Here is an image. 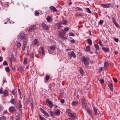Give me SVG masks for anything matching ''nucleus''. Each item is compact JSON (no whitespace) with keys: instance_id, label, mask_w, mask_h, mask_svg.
Masks as SVG:
<instances>
[{"instance_id":"obj_1","label":"nucleus","mask_w":120,"mask_h":120,"mask_svg":"<svg viewBox=\"0 0 120 120\" xmlns=\"http://www.w3.org/2000/svg\"><path fill=\"white\" fill-rule=\"evenodd\" d=\"M66 112L67 113V115L70 117L68 118L69 120H74L77 118L76 114L74 112L72 113L70 109H67Z\"/></svg>"},{"instance_id":"obj_2","label":"nucleus","mask_w":120,"mask_h":120,"mask_svg":"<svg viewBox=\"0 0 120 120\" xmlns=\"http://www.w3.org/2000/svg\"><path fill=\"white\" fill-rule=\"evenodd\" d=\"M82 61L84 62L85 66L86 67H88V66L89 63L88 61L89 60V57L86 58L85 56H83L82 57Z\"/></svg>"},{"instance_id":"obj_3","label":"nucleus","mask_w":120,"mask_h":120,"mask_svg":"<svg viewBox=\"0 0 120 120\" xmlns=\"http://www.w3.org/2000/svg\"><path fill=\"white\" fill-rule=\"evenodd\" d=\"M64 30L63 29H62V30L59 31L58 34V36L60 38L62 39L66 40L68 38L67 37H65L64 36L66 34L65 33H64V34L63 35V32H64Z\"/></svg>"},{"instance_id":"obj_4","label":"nucleus","mask_w":120,"mask_h":120,"mask_svg":"<svg viewBox=\"0 0 120 120\" xmlns=\"http://www.w3.org/2000/svg\"><path fill=\"white\" fill-rule=\"evenodd\" d=\"M18 37L23 40L27 39L26 35L22 33H20L18 35Z\"/></svg>"},{"instance_id":"obj_5","label":"nucleus","mask_w":120,"mask_h":120,"mask_svg":"<svg viewBox=\"0 0 120 120\" xmlns=\"http://www.w3.org/2000/svg\"><path fill=\"white\" fill-rule=\"evenodd\" d=\"M46 102L48 104V105H47L50 108H52V107L54 105L51 101L48 99H46Z\"/></svg>"},{"instance_id":"obj_6","label":"nucleus","mask_w":120,"mask_h":120,"mask_svg":"<svg viewBox=\"0 0 120 120\" xmlns=\"http://www.w3.org/2000/svg\"><path fill=\"white\" fill-rule=\"evenodd\" d=\"M36 26L35 25H32L30 27L29 29L28 30L29 32H32L33 30H36Z\"/></svg>"},{"instance_id":"obj_7","label":"nucleus","mask_w":120,"mask_h":120,"mask_svg":"<svg viewBox=\"0 0 120 120\" xmlns=\"http://www.w3.org/2000/svg\"><path fill=\"white\" fill-rule=\"evenodd\" d=\"M68 56L70 57V58L73 57L74 58H75L76 56L75 53L73 51H72L71 52H69L68 54Z\"/></svg>"},{"instance_id":"obj_8","label":"nucleus","mask_w":120,"mask_h":120,"mask_svg":"<svg viewBox=\"0 0 120 120\" xmlns=\"http://www.w3.org/2000/svg\"><path fill=\"white\" fill-rule=\"evenodd\" d=\"M41 26L42 28L44 30H48L49 28L48 25L44 23H43L41 24Z\"/></svg>"},{"instance_id":"obj_9","label":"nucleus","mask_w":120,"mask_h":120,"mask_svg":"<svg viewBox=\"0 0 120 120\" xmlns=\"http://www.w3.org/2000/svg\"><path fill=\"white\" fill-rule=\"evenodd\" d=\"M101 6L104 8H107L110 7L111 5V3H108L106 4H101Z\"/></svg>"},{"instance_id":"obj_10","label":"nucleus","mask_w":120,"mask_h":120,"mask_svg":"<svg viewBox=\"0 0 120 120\" xmlns=\"http://www.w3.org/2000/svg\"><path fill=\"white\" fill-rule=\"evenodd\" d=\"M39 43V42L38 40L37 39H35L33 41V45H34L38 46Z\"/></svg>"},{"instance_id":"obj_11","label":"nucleus","mask_w":120,"mask_h":120,"mask_svg":"<svg viewBox=\"0 0 120 120\" xmlns=\"http://www.w3.org/2000/svg\"><path fill=\"white\" fill-rule=\"evenodd\" d=\"M9 111L12 113L16 111L15 108L13 106L11 107L9 109Z\"/></svg>"},{"instance_id":"obj_12","label":"nucleus","mask_w":120,"mask_h":120,"mask_svg":"<svg viewBox=\"0 0 120 120\" xmlns=\"http://www.w3.org/2000/svg\"><path fill=\"white\" fill-rule=\"evenodd\" d=\"M40 109L41 112L43 113L45 115L48 117L49 116V115L48 113L44 111L43 109Z\"/></svg>"},{"instance_id":"obj_13","label":"nucleus","mask_w":120,"mask_h":120,"mask_svg":"<svg viewBox=\"0 0 120 120\" xmlns=\"http://www.w3.org/2000/svg\"><path fill=\"white\" fill-rule=\"evenodd\" d=\"M108 86L109 87L111 91L113 90V86L112 83L110 82H109L108 83Z\"/></svg>"},{"instance_id":"obj_14","label":"nucleus","mask_w":120,"mask_h":120,"mask_svg":"<svg viewBox=\"0 0 120 120\" xmlns=\"http://www.w3.org/2000/svg\"><path fill=\"white\" fill-rule=\"evenodd\" d=\"M60 114V112L59 109H57L56 111H55L54 112V116H59Z\"/></svg>"},{"instance_id":"obj_15","label":"nucleus","mask_w":120,"mask_h":120,"mask_svg":"<svg viewBox=\"0 0 120 120\" xmlns=\"http://www.w3.org/2000/svg\"><path fill=\"white\" fill-rule=\"evenodd\" d=\"M102 49L105 52H108L109 51V49L108 47H105L103 46L102 47Z\"/></svg>"},{"instance_id":"obj_16","label":"nucleus","mask_w":120,"mask_h":120,"mask_svg":"<svg viewBox=\"0 0 120 120\" xmlns=\"http://www.w3.org/2000/svg\"><path fill=\"white\" fill-rule=\"evenodd\" d=\"M79 104V102L78 101H73L72 103V105L74 106H76Z\"/></svg>"},{"instance_id":"obj_17","label":"nucleus","mask_w":120,"mask_h":120,"mask_svg":"<svg viewBox=\"0 0 120 120\" xmlns=\"http://www.w3.org/2000/svg\"><path fill=\"white\" fill-rule=\"evenodd\" d=\"M50 10L53 11V12H57V10L54 7L51 6L50 7Z\"/></svg>"},{"instance_id":"obj_18","label":"nucleus","mask_w":120,"mask_h":120,"mask_svg":"<svg viewBox=\"0 0 120 120\" xmlns=\"http://www.w3.org/2000/svg\"><path fill=\"white\" fill-rule=\"evenodd\" d=\"M93 108L94 112V114L95 115H97L98 114V109L96 108L95 107H94V106L93 107Z\"/></svg>"},{"instance_id":"obj_19","label":"nucleus","mask_w":120,"mask_h":120,"mask_svg":"<svg viewBox=\"0 0 120 120\" xmlns=\"http://www.w3.org/2000/svg\"><path fill=\"white\" fill-rule=\"evenodd\" d=\"M49 113L51 116L53 118H55L54 113L52 111L50 110L49 112Z\"/></svg>"},{"instance_id":"obj_20","label":"nucleus","mask_w":120,"mask_h":120,"mask_svg":"<svg viewBox=\"0 0 120 120\" xmlns=\"http://www.w3.org/2000/svg\"><path fill=\"white\" fill-rule=\"evenodd\" d=\"M16 45L17 46V47L18 48H19L21 45V44L18 41H17L16 43Z\"/></svg>"},{"instance_id":"obj_21","label":"nucleus","mask_w":120,"mask_h":120,"mask_svg":"<svg viewBox=\"0 0 120 120\" xmlns=\"http://www.w3.org/2000/svg\"><path fill=\"white\" fill-rule=\"evenodd\" d=\"M28 43L27 39L24 40L23 41V45L26 46Z\"/></svg>"},{"instance_id":"obj_22","label":"nucleus","mask_w":120,"mask_h":120,"mask_svg":"<svg viewBox=\"0 0 120 120\" xmlns=\"http://www.w3.org/2000/svg\"><path fill=\"white\" fill-rule=\"evenodd\" d=\"M3 93H4V94L5 96H7L8 95L9 93L7 90H6L3 92Z\"/></svg>"},{"instance_id":"obj_23","label":"nucleus","mask_w":120,"mask_h":120,"mask_svg":"<svg viewBox=\"0 0 120 120\" xmlns=\"http://www.w3.org/2000/svg\"><path fill=\"white\" fill-rule=\"evenodd\" d=\"M49 76L48 75H47L45 76V80L46 81H47L49 80Z\"/></svg>"},{"instance_id":"obj_24","label":"nucleus","mask_w":120,"mask_h":120,"mask_svg":"<svg viewBox=\"0 0 120 120\" xmlns=\"http://www.w3.org/2000/svg\"><path fill=\"white\" fill-rule=\"evenodd\" d=\"M87 41L88 43L90 45H92V42L91 40L90 39H87Z\"/></svg>"},{"instance_id":"obj_25","label":"nucleus","mask_w":120,"mask_h":120,"mask_svg":"<svg viewBox=\"0 0 120 120\" xmlns=\"http://www.w3.org/2000/svg\"><path fill=\"white\" fill-rule=\"evenodd\" d=\"M108 62L107 61H105V62L104 63V67H105V70H106V68H107L108 66Z\"/></svg>"},{"instance_id":"obj_26","label":"nucleus","mask_w":120,"mask_h":120,"mask_svg":"<svg viewBox=\"0 0 120 120\" xmlns=\"http://www.w3.org/2000/svg\"><path fill=\"white\" fill-rule=\"evenodd\" d=\"M79 70L81 74H82V75L84 74V72L81 67L79 69Z\"/></svg>"},{"instance_id":"obj_27","label":"nucleus","mask_w":120,"mask_h":120,"mask_svg":"<svg viewBox=\"0 0 120 120\" xmlns=\"http://www.w3.org/2000/svg\"><path fill=\"white\" fill-rule=\"evenodd\" d=\"M10 57L12 59V60L14 61H15L16 60L15 58L14 57L13 55H11V56Z\"/></svg>"},{"instance_id":"obj_28","label":"nucleus","mask_w":120,"mask_h":120,"mask_svg":"<svg viewBox=\"0 0 120 120\" xmlns=\"http://www.w3.org/2000/svg\"><path fill=\"white\" fill-rule=\"evenodd\" d=\"M90 46L88 45L86 47V51L88 52H89L90 51Z\"/></svg>"},{"instance_id":"obj_29","label":"nucleus","mask_w":120,"mask_h":120,"mask_svg":"<svg viewBox=\"0 0 120 120\" xmlns=\"http://www.w3.org/2000/svg\"><path fill=\"white\" fill-rule=\"evenodd\" d=\"M5 70L7 72H9L10 71L9 68L8 67H6L5 68Z\"/></svg>"},{"instance_id":"obj_30","label":"nucleus","mask_w":120,"mask_h":120,"mask_svg":"<svg viewBox=\"0 0 120 120\" xmlns=\"http://www.w3.org/2000/svg\"><path fill=\"white\" fill-rule=\"evenodd\" d=\"M49 22V21H51V20L52 19L49 16H48L46 19Z\"/></svg>"},{"instance_id":"obj_31","label":"nucleus","mask_w":120,"mask_h":120,"mask_svg":"<svg viewBox=\"0 0 120 120\" xmlns=\"http://www.w3.org/2000/svg\"><path fill=\"white\" fill-rule=\"evenodd\" d=\"M6 118L4 116H2L0 117V120H6Z\"/></svg>"},{"instance_id":"obj_32","label":"nucleus","mask_w":120,"mask_h":120,"mask_svg":"<svg viewBox=\"0 0 120 120\" xmlns=\"http://www.w3.org/2000/svg\"><path fill=\"white\" fill-rule=\"evenodd\" d=\"M15 100L14 99H11L10 102L12 104H14L15 103Z\"/></svg>"},{"instance_id":"obj_33","label":"nucleus","mask_w":120,"mask_h":120,"mask_svg":"<svg viewBox=\"0 0 120 120\" xmlns=\"http://www.w3.org/2000/svg\"><path fill=\"white\" fill-rule=\"evenodd\" d=\"M62 23L63 24L65 25L68 22V21L67 20H66L64 19H63L62 20Z\"/></svg>"},{"instance_id":"obj_34","label":"nucleus","mask_w":120,"mask_h":120,"mask_svg":"<svg viewBox=\"0 0 120 120\" xmlns=\"http://www.w3.org/2000/svg\"><path fill=\"white\" fill-rule=\"evenodd\" d=\"M19 71L21 72H22L23 71V69L22 67H21L18 69Z\"/></svg>"},{"instance_id":"obj_35","label":"nucleus","mask_w":120,"mask_h":120,"mask_svg":"<svg viewBox=\"0 0 120 120\" xmlns=\"http://www.w3.org/2000/svg\"><path fill=\"white\" fill-rule=\"evenodd\" d=\"M75 15L76 16H81L83 15L82 14H80L79 13H77L75 14Z\"/></svg>"},{"instance_id":"obj_36","label":"nucleus","mask_w":120,"mask_h":120,"mask_svg":"<svg viewBox=\"0 0 120 120\" xmlns=\"http://www.w3.org/2000/svg\"><path fill=\"white\" fill-rule=\"evenodd\" d=\"M56 25L58 27V29H60V28L61 25L58 22L56 24Z\"/></svg>"},{"instance_id":"obj_37","label":"nucleus","mask_w":120,"mask_h":120,"mask_svg":"<svg viewBox=\"0 0 120 120\" xmlns=\"http://www.w3.org/2000/svg\"><path fill=\"white\" fill-rule=\"evenodd\" d=\"M86 10L89 13H91V11L90 10V9L88 8H86Z\"/></svg>"},{"instance_id":"obj_38","label":"nucleus","mask_w":120,"mask_h":120,"mask_svg":"<svg viewBox=\"0 0 120 120\" xmlns=\"http://www.w3.org/2000/svg\"><path fill=\"white\" fill-rule=\"evenodd\" d=\"M95 46L96 48V49L99 50V48L98 45L97 44L95 45Z\"/></svg>"},{"instance_id":"obj_39","label":"nucleus","mask_w":120,"mask_h":120,"mask_svg":"<svg viewBox=\"0 0 120 120\" xmlns=\"http://www.w3.org/2000/svg\"><path fill=\"white\" fill-rule=\"evenodd\" d=\"M69 35L70 36H75V34L72 32H70L69 34Z\"/></svg>"},{"instance_id":"obj_40","label":"nucleus","mask_w":120,"mask_h":120,"mask_svg":"<svg viewBox=\"0 0 120 120\" xmlns=\"http://www.w3.org/2000/svg\"><path fill=\"white\" fill-rule=\"evenodd\" d=\"M50 49H51L52 50H53V51L55 50V47L54 46H51L50 47Z\"/></svg>"},{"instance_id":"obj_41","label":"nucleus","mask_w":120,"mask_h":120,"mask_svg":"<svg viewBox=\"0 0 120 120\" xmlns=\"http://www.w3.org/2000/svg\"><path fill=\"white\" fill-rule=\"evenodd\" d=\"M87 112L88 113L89 115L90 116H92V114L91 113V112L90 109H88L87 110Z\"/></svg>"},{"instance_id":"obj_42","label":"nucleus","mask_w":120,"mask_h":120,"mask_svg":"<svg viewBox=\"0 0 120 120\" xmlns=\"http://www.w3.org/2000/svg\"><path fill=\"white\" fill-rule=\"evenodd\" d=\"M27 62V60L25 58L24 59L23 63L24 64L26 65Z\"/></svg>"},{"instance_id":"obj_43","label":"nucleus","mask_w":120,"mask_h":120,"mask_svg":"<svg viewBox=\"0 0 120 120\" xmlns=\"http://www.w3.org/2000/svg\"><path fill=\"white\" fill-rule=\"evenodd\" d=\"M19 104L18 105V108L19 109L21 108L22 107V105L21 104V103L20 101L19 102Z\"/></svg>"},{"instance_id":"obj_44","label":"nucleus","mask_w":120,"mask_h":120,"mask_svg":"<svg viewBox=\"0 0 120 120\" xmlns=\"http://www.w3.org/2000/svg\"><path fill=\"white\" fill-rule=\"evenodd\" d=\"M115 25L118 28H120V25H119L118 24L117 22H116V23H114Z\"/></svg>"},{"instance_id":"obj_45","label":"nucleus","mask_w":120,"mask_h":120,"mask_svg":"<svg viewBox=\"0 0 120 120\" xmlns=\"http://www.w3.org/2000/svg\"><path fill=\"white\" fill-rule=\"evenodd\" d=\"M76 9L77 10H79V11H82V8L79 7H77L76 8Z\"/></svg>"},{"instance_id":"obj_46","label":"nucleus","mask_w":120,"mask_h":120,"mask_svg":"<svg viewBox=\"0 0 120 120\" xmlns=\"http://www.w3.org/2000/svg\"><path fill=\"white\" fill-rule=\"evenodd\" d=\"M39 118L41 120H46V119L44 118L41 117V116L40 115L39 116Z\"/></svg>"},{"instance_id":"obj_47","label":"nucleus","mask_w":120,"mask_h":120,"mask_svg":"<svg viewBox=\"0 0 120 120\" xmlns=\"http://www.w3.org/2000/svg\"><path fill=\"white\" fill-rule=\"evenodd\" d=\"M103 23V21L102 20H100L98 24L99 25L102 24Z\"/></svg>"},{"instance_id":"obj_48","label":"nucleus","mask_w":120,"mask_h":120,"mask_svg":"<svg viewBox=\"0 0 120 120\" xmlns=\"http://www.w3.org/2000/svg\"><path fill=\"white\" fill-rule=\"evenodd\" d=\"M69 30V27H67L64 28V30L66 31H68Z\"/></svg>"},{"instance_id":"obj_49","label":"nucleus","mask_w":120,"mask_h":120,"mask_svg":"<svg viewBox=\"0 0 120 120\" xmlns=\"http://www.w3.org/2000/svg\"><path fill=\"white\" fill-rule=\"evenodd\" d=\"M39 14V13L38 12V11H36L35 13V16H37Z\"/></svg>"},{"instance_id":"obj_50","label":"nucleus","mask_w":120,"mask_h":120,"mask_svg":"<svg viewBox=\"0 0 120 120\" xmlns=\"http://www.w3.org/2000/svg\"><path fill=\"white\" fill-rule=\"evenodd\" d=\"M82 103L85 102L86 101V99L84 98H83L82 99Z\"/></svg>"},{"instance_id":"obj_51","label":"nucleus","mask_w":120,"mask_h":120,"mask_svg":"<svg viewBox=\"0 0 120 120\" xmlns=\"http://www.w3.org/2000/svg\"><path fill=\"white\" fill-rule=\"evenodd\" d=\"M100 82L101 84H102L104 82V81L103 79H101L100 80Z\"/></svg>"},{"instance_id":"obj_52","label":"nucleus","mask_w":120,"mask_h":120,"mask_svg":"<svg viewBox=\"0 0 120 120\" xmlns=\"http://www.w3.org/2000/svg\"><path fill=\"white\" fill-rule=\"evenodd\" d=\"M3 64L4 65H8V64L7 62L6 61H4L3 63Z\"/></svg>"},{"instance_id":"obj_53","label":"nucleus","mask_w":120,"mask_h":120,"mask_svg":"<svg viewBox=\"0 0 120 120\" xmlns=\"http://www.w3.org/2000/svg\"><path fill=\"white\" fill-rule=\"evenodd\" d=\"M112 20L114 24L116 22V21L115 19L113 17L112 18Z\"/></svg>"},{"instance_id":"obj_54","label":"nucleus","mask_w":120,"mask_h":120,"mask_svg":"<svg viewBox=\"0 0 120 120\" xmlns=\"http://www.w3.org/2000/svg\"><path fill=\"white\" fill-rule=\"evenodd\" d=\"M3 93V88H0V94H2Z\"/></svg>"},{"instance_id":"obj_55","label":"nucleus","mask_w":120,"mask_h":120,"mask_svg":"<svg viewBox=\"0 0 120 120\" xmlns=\"http://www.w3.org/2000/svg\"><path fill=\"white\" fill-rule=\"evenodd\" d=\"M99 44L100 45L102 46H103V45L102 44V42L101 41V40H100V39H99Z\"/></svg>"},{"instance_id":"obj_56","label":"nucleus","mask_w":120,"mask_h":120,"mask_svg":"<svg viewBox=\"0 0 120 120\" xmlns=\"http://www.w3.org/2000/svg\"><path fill=\"white\" fill-rule=\"evenodd\" d=\"M30 100L29 98H28L27 100L26 103L27 104L29 103L30 101Z\"/></svg>"},{"instance_id":"obj_57","label":"nucleus","mask_w":120,"mask_h":120,"mask_svg":"<svg viewBox=\"0 0 120 120\" xmlns=\"http://www.w3.org/2000/svg\"><path fill=\"white\" fill-rule=\"evenodd\" d=\"M12 94L14 95H15V90H12Z\"/></svg>"},{"instance_id":"obj_58","label":"nucleus","mask_w":120,"mask_h":120,"mask_svg":"<svg viewBox=\"0 0 120 120\" xmlns=\"http://www.w3.org/2000/svg\"><path fill=\"white\" fill-rule=\"evenodd\" d=\"M26 47V46L23 45V47L22 48V50L23 51L25 50Z\"/></svg>"},{"instance_id":"obj_59","label":"nucleus","mask_w":120,"mask_h":120,"mask_svg":"<svg viewBox=\"0 0 120 120\" xmlns=\"http://www.w3.org/2000/svg\"><path fill=\"white\" fill-rule=\"evenodd\" d=\"M113 79L114 81V82H117V80L116 78H113Z\"/></svg>"},{"instance_id":"obj_60","label":"nucleus","mask_w":120,"mask_h":120,"mask_svg":"<svg viewBox=\"0 0 120 120\" xmlns=\"http://www.w3.org/2000/svg\"><path fill=\"white\" fill-rule=\"evenodd\" d=\"M82 104L83 105L84 107H86V105H87V104L86 102H85V103H82Z\"/></svg>"},{"instance_id":"obj_61","label":"nucleus","mask_w":120,"mask_h":120,"mask_svg":"<svg viewBox=\"0 0 120 120\" xmlns=\"http://www.w3.org/2000/svg\"><path fill=\"white\" fill-rule=\"evenodd\" d=\"M71 42L72 43H74L75 42V41L74 39H73L70 40Z\"/></svg>"},{"instance_id":"obj_62","label":"nucleus","mask_w":120,"mask_h":120,"mask_svg":"<svg viewBox=\"0 0 120 120\" xmlns=\"http://www.w3.org/2000/svg\"><path fill=\"white\" fill-rule=\"evenodd\" d=\"M40 48L42 51H44V48L43 47H42V46L41 47H40Z\"/></svg>"},{"instance_id":"obj_63","label":"nucleus","mask_w":120,"mask_h":120,"mask_svg":"<svg viewBox=\"0 0 120 120\" xmlns=\"http://www.w3.org/2000/svg\"><path fill=\"white\" fill-rule=\"evenodd\" d=\"M114 40H115V41L116 42H117L119 41L118 39L117 38H114Z\"/></svg>"},{"instance_id":"obj_64","label":"nucleus","mask_w":120,"mask_h":120,"mask_svg":"<svg viewBox=\"0 0 120 120\" xmlns=\"http://www.w3.org/2000/svg\"><path fill=\"white\" fill-rule=\"evenodd\" d=\"M60 102L61 103H63L65 102V100L64 99H62L61 100Z\"/></svg>"}]
</instances>
